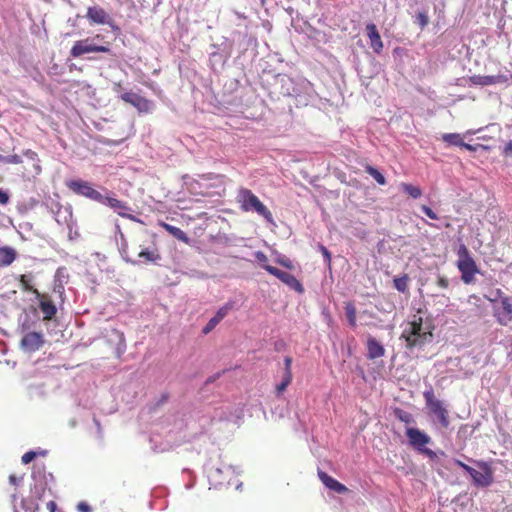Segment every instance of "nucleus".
<instances>
[{
  "label": "nucleus",
  "instance_id": "nucleus-1",
  "mask_svg": "<svg viewBox=\"0 0 512 512\" xmlns=\"http://www.w3.org/2000/svg\"><path fill=\"white\" fill-rule=\"evenodd\" d=\"M66 187L76 195L83 196L101 205L111 208L119 216L135 220V217L129 214L132 211L131 207L125 201L119 200L115 194L105 187L97 190L93 185L85 180L70 179L65 183Z\"/></svg>",
  "mask_w": 512,
  "mask_h": 512
},
{
  "label": "nucleus",
  "instance_id": "nucleus-2",
  "mask_svg": "<svg viewBox=\"0 0 512 512\" xmlns=\"http://www.w3.org/2000/svg\"><path fill=\"white\" fill-rule=\"evenodd\" d=\"M401 338L405 339L406 347L409 349L415 347L422 348L427 343L432 342L433 334L430 325L423 324L422 318L419 317L417 320L407 324Z\"/></svg>",
  "mask_w": 512,
  "mask_h": 512
},
{
  "label": "nucleus",
  "instance_id": "nucleus-3",
  "mask_svg": "<svg viewBox=\"0 0 512 512\" xmlns=\"http://www.w3.org/2000/svg\"><path fill=\"white\" fill-rule=\"evenodd\" d=\"M405 434L408 438L409 445L419 454L427 457L432 463L437 462L439 455L445 456V452L442 450L435 452L426 447L428 444L432 443V438L424 431L415 427H407Z\"/></svg>",
  "mask_w": 512,
  "mask_h": 512
},
{
  "label": "nucleus",
  "instance_id": "nucleus-4",
  "mask_svg": "<svg viewBox=\"0 0 512 512\" xmlns=\"http://www.w3.org/2000/svg\"><path fill=\"white\" fill-rule=\"evenodd\" d=\"M476 468L466 469V473L471 478V484L478 489H486L494 482V470L491 461L468 459Z\"/></svg>",
  "mask_w": 512,
  "mask_h": 512
},
{
  "label": "nucleus",
  "instance_id": "nucleus-5",
  "mask_svg": "<svg viewBox=\"0 0 512 512\" xmlns=\"http://www.w3.org/2000/svg\"><path fill=\"white\" fill-rule=\"evenodd\" d=\"M237 201L242 211L255 212L267 222L273 223L272 213L251 190L247 188L239 189Z\"/></svg>",
  "mask_w": 512,
  "mask_h": 512
},
{
  "label": "nucleus",
  "instance_id": "nucleus-6",
  "mask_svg": "<svg viewBox=\"0 0 512 512\" xmlns=\"http://www.w3.org/2000/svg\"><path fill=\"white\" fill-rule=\"evenodd\" d=\"M208 481L214 488L230 485L232 478L236 475L235 468L221 462L219 465L208 462L205 466Z\"/></svg>",
  "mask_w": 512,
  "mask_h": 512
},
{
  "label": "nucleus",
  "instance_id": "nucleus-7",
  "mask_svg": "<svg viewBox=\"0 0 512 512\" xmlns=\"http://www.w3.org/2000/svg\"><path fill=\"white\" fill-rule=\"evenodd\" d=\"M457 255V268L461 272V279L465 284H469L474 280V276L479 273V269L464 244L460 245Z\"/></svg>",
  "mask_w": 512,
  "mask_h": 512
},
{
  "label": "nucleus",
  "instance_id": "nucleus-8",
  "mask_svg": "<svg viewBox=\"0 0 512 512\" xmlns=\"http://www.w3.org/2000/svg\"><path fill=\"white\" fill-rule=\"evenodd\" d=\"M497 299L493 302V314L500 325L506 326L512 321V300L500 290H496Z\"/></svg>",
  "mask_w": 512,
  "mask_h": 512
},
{
  "label": "nucleus",
  "instance_id": "nucleus-9",
  "mask_svg": "<svg viewBox=\"0 0 512 512\" xmlns=\"http://www.w3.org/2000/svg\"><path fill=\"white\" fill-rule=\"evenodd\" d=\"M423 397L427 408L437 418L441 427L448 428L450 424L448 411L443 403L435 397L434 390L431 386L423 392Z\"/></svg>",
  "mask_w": 512,
  "mask_h": 512
},
{
  "label": "nucleus",
  "instance_id": "nucleus-10",
  "mask_svg": "<svg viewBox=\"0 0 512 512\" xmlns=\"http://www.w3.org/2000/svg\"><path fill=\"white\" fill-rule=\"evenodd\" d=\"M92 52H110V48L108 46L97 45L94 43V39L86 38L83 40L76 41L70 50V55L72 57H80L86 53Z\"/></svg>",
  "mask_w": 512,
  "mask_h": 512
},
{
  "label": "nucleus",
  "instance_id": "nucleus-11",
  "mask_svg": "<svg viewBox=\"0 0 512 512\" xmlns=\"http://www.w3.org/2000/svg\"><path fill=\"white\" fill-rule=\"evenodd\" d=\"M86 18L91 24L108 25L112 29H119L114 25V21L111 16L98 5L87 8Z\"/></svg>",
  "mask_w": 512,
  "mask_h": 512
},
{
  "label": "nucleus",
  "instance_id": "nucleus-12",
  "mask_svg": "<svg viewBox=\"0 0 512 512\" xmlns=\"http://www.w3.org/2000/svg\"><path fill=\"white\" fill-rule=\"evenodd\" d=\"M265 270L275 276L276 278H278L280 281H282L283 283H285L289 288H291L292 290L298 292V293H303L304 292V287L303 285L301 284V282L292 274L290 273H287V272H284L274 266H271V265H265Z\"/></svg>",
  "mask_w": 512,
  "mask_h": 512
},
{
  "label": "nucleus",
  "instance_id": "nucleus-13",
  "mask_svg": "<svg viewBox=\"0 0 512 512\" xmlns=\"http://www.w3.org/2000/svg\"><path fill=\"white\" fill-rule=\"evenodd\" d=\"M294 90L295 92H291L290 97L297 98L301 104L306 105L313 98L314 89L312 84L302 77H297Z\"/></svg>",
  "mask_w": 512,
  "mask_h": 512
},
{
  "label": "nucleus",
  "instance_id": "nucleus-14",
  "mask_svg": "<svg viewBox=\"0 0 512 512\" xmlns=\"http://www.w3.org/2000/svg\"><path fill=\"white\" fill-rule=\"evenodd\" d=\"M69 278L68 269L64 266L59 267L54 274L52 291L60 303L65 300V285L69 282Z\"/></svg>",
  "mask_w": 512,
  "mask_h": 512
},
{
  "label": "nucleus",
  "instance_id": "nucleus-15",
  "mask_svg": "<svg viewBox=\"0 0 512 512\" xmlns=\"http://www.w3.org/2000/svg\"><path fill=\"white\" fill-rule=\"evenodd\" d=\"M52 215L59 226L66 227L70 233L72 232L76 222L73 219V210L71 205H60L56 210H54Z\"/></svg>",
  "mask_w": 512,
  "mask_h": 512
},
{
  "label": "nucleus",
  "instance_id": "nucleus-16",
  "mask_svg": "<svg viewBox=\"0 0 512 512\" xmlns=\"http://www.w3.org/2000/svg\"><path fill=\"white\" fill-rule=\"evenodd\" d=\"M34 298L39 301V308L43 314L44 320L52 319L56 312L57 307L55 301L47 294H41L37 289L34 288Z\"/></svg>",
  "mask_w": 512,
  "mask_h": 512
},
{
  "label": "nucleus",
  "instance_id": "nucleus-17",
  "mask_svg": "<svg viewBox=\"0 0 512 512\" xmlns=\"http://www.w3.org/2000/svg\"><path fill=\"white\" fill-rule=\"evenodd\" d=\"M119 98L135 107L141 113L150 111L151 101L135 92H123L119 95Z\"/></svg>",
  "mask_w": 512,
  "mask_h": 512
},
{
  "label": "nucleus",
  "instance_id": "nucleus-18",
  "mask_svg": "<svg viewBox=\"0 0 512 512\" xmlns=\"http://www.w3.org/2000/svg\"><path fill=\"white\" fill-rule=\"evenodd\" d=\"M235 302L230 300L221 306L215 313V315L208 321V323L203 327L202 333L208 334L210 333L234 308Z\"/></svg>",
  "mask_w": 512,
  "mask_h": 512
},
{
  "label": "nucleus",
  "instance_id": "nucleus-19",
  "mask_svg": "<svg viewBox=\"0 0 512 512\" xmlns=\"http://www.w3.org/2000/svg\"><path fill=\"white\" fill-rule=\"evenodd\" d=\"M37 472L34 471V482H40V484L34 485V496H41L45 493L46 489L50 491L49 484L54 481V477L51 473L46 474L44 468L40 470L37 468Z\"/></svg>",
  "mask_w": 512,
  "mask_h": 512
},
{
  "label": "nucleus",
  "instance_id": "nucleus-20",
  "mask_svg": "<svg viewBox=\"0 0 512 512\" xmlns=\"http://www.w3.org/2000/svg\"><path fill=\"white\" fill-rule=\"evenodd\" d=\"M211 48L213 49L209 56L211 68L213 70L223 68L230 56L229 52L225 51L224 49H220V47L216 44H212Z\"/></svg>",
  "mask_w": 512,
  "mask_h": 512
},
{
  "label": "nucleus",
  "instance_id": "nucleus-21",
  "mask_svg": "<svg viewBox=\"0 0 512 512\" xmlns=\"http://www.w3.org/2000/svg\"><path fill=\"white\" fill-rule=\"evenodd\" d=\"M509 77L507 75L498 74V75H474L471 78V81L475 85L480 86H489L498 83H507Z\"/></svg>",
  "mask_w": 512,
  "mask_h": 512
},
{
  "label": "nucleus",
  "instance_id": "nucleus-22",
  "mask_svg": "<svg viewBox=\"0 0 512 512\" xmlns=\"http://www.w3.org/2000/svg\"><path fill=\"white\" fill-rule=\"evenodd\" d=\"M367 36L370 40V47L376 54H380L383 50V41L374 23L366 25Z\"/></svg>",
  "mask_w": 512,
  "mask_h": 512
},
{
  "label": "nucleus",
  "instance_id": "nucleus-23",
  "mask_svg": "<svg viewBox=\"0 0 512 512\" xmlns=\"http://www.w3.org/2000/svg\"><path fill=\"white\" fill-rule=\"evenodd\" d=\"M318 476H319L320 480L322 481V483L328 489H330L336 493H339V494H344L348 491V488L345 485H343L342 483H340L333 477L329 476L327 473H325L323 471H319Z\"/></svg>",
  "mask_w": 512,
  "mask_h": 512
},
{
  "label": "nucleus",
  "instance_id": "nucleus-24",
  "mask_svg": "<svg viewBox=\"0 0 512 512\" xmlns=\"http://www.w3.org/2000/svg\"><path fill=\"white\" fill-rule=\"evenodd\" d=\"M385 355L384 346L377 341L374 337H369L367 340V357L374 360Z\"/></svg>",
  "mask_w": 512,
  "mask_h": 512
},
{
  "label": "nucleus",
  "instance_id": "nucleus-25",
  "mask_svg": "<svg viewBox=\"0 0 512 512\" xmlns=\"http://www.w3.org/2000/svg\"><path fill=\"white\" fill-rule=\"evenodd\" d=\"M297 78H292L286 74L277 75V82L280 84V93L284 96H289L291 92H295L294 85Z\"/></svg>",
  "mask_w": 512,
  "mask_h": 512
},
{
  "label": "nucleus",
  "instance_id": "nucleus-26",
  "mask_svg": "<svg viewBox=\"0 0 512 512\" xmlns=\"http://www.w3.org/2000/svg\"><path fill=\"white\" fill-rule=\"evenodd\" d=\"M111 337H114V340L116 342L115 355L117 358H120L126 351V340L124 333L120 332L119 330L113 329Z\"/></svg>",
  "mask_w": 512,
  "mask_h": 512
},
{
  "label": "nucleus",
  "instance_id": "nucleus-27",
  "mask_svg": "<svg viewBox=\"0 0 512 512\" xmlns=\"http://www.w3.org/2000/svg\"><path fill=\"white\" fill-rule=\"evenodd\" d=\"M161 225L170 235H172L177 240H179L183 243H186V244L189 243L190 239L182 229H180L176 226L170 225L168 223H162Z\"/></svg>",
  "mask_w": 512,
  "mask_h": 512
},
{
  "label": "nucleus",
  "instance_id": "nucleus-28",
  "mask_svg": "<svg viewBox=\"0 0 512 512\" xmlns=\"http://www.w3.org/2000/svg\"><path fill=\"white\" fill-rule=\"evenodd\" d=\"M16 258V252L10 247L0 248V266L10 265Z\"/></svg>",
  "mask_w": 512,
  "mask_h": 512
},
{
  "label": "nucleus",
  "instance_id": "nucleus-29",
  "mask_svg": "<svg viewBox=\"0 0 512 512\" xmlns=\"http://www.w3.org/2000/svg\"><path fill=\"white\" fill-rule=\"evenodd\" d=\"M138 258H139L138 260H141L140 263H143V262L155 263L161 259L160 255L156 249L149 250L148 248L142 249L138 253Z\"/></svg>",
  "mask_w": 512,
  "mask_h": 512
},
{
  "label": "nucleus",
  "instance_id": "nucleus-30",
  "mask_svg": "<svg viewBox=\"0 0 512 512\" xmlns=\"http://www.w3.org/2000/svg\"><path fill=\"white\" fill-rule=\"evenodd\" d=\"M344 310H345V316H346L349 326H351L352 328H355L357 326V321H356V307H355L354 303L351 301L346 302L345 306H344Z\"/></svg>",
  "mask_w": 512,
  "mask_h": 512
},
{
  "label": "nucleus",
  "instance_id": "nucleus-31",
  "mask_svg": "<svg viewBox=\"0 0 512 512\" xmlns=\"http://www.w3.org/2000/svg\"><path fill=\"white\" fill-rule=\"evenodd\" d=\"M120 238H121V242L119 244V252H120V255L122 256V258L127 263H131L133 265L140 264L141 260H135V259H132L131 257H129L128 244L126 242V239H125L123 233H121V232H120Z\"/></svg>",
  "mask_w": 512,
  "mask_h": 512
},
{
  "label": "nucleus",
  "instance_id": "nucleus-32",
  "mask_svg": "<svg viewBox=\"0 0 512 512\" xmlns=\"http://www.w3.org/2000/svg\"><path fill=\"white\" fill-rule=\"evenodd\" d=\"M58 194L53 196H46L41 203V206L45 207L51 214L60 206Z\"/></svg>",
  "mask_w": 512,
  "mask_h": 512
},
{
  "label": "nucleus",
  "instance_id": "nucleus-33",
  "mask_svg": "<svg viewBox=\"0 0 512 512\" xmlns=\"http://www.w3.org/2000/svg\"><path fill=\"white\" fill-rule=\"evenodd\" d=\"M365 171L371 176L374 178V180L379 184V185H385L386 184V178L384 177V175L375 167L371 166V165H366L365 166Z\"/></svg>",
  "mask_w": 512,
  "mask_h": 512
},
{
  "label": "nucleus",
  "instance_id": "nucleus-34",
  "mask_svg": "<svg viewBox=\"0 0 512 512\" xmlns=\"http://www.w3.org/2000/svg\"><path fill=\"white\" fill-rule=\"evenodd\" d=\"M395 417L405 424H414L415 419L410 412L397 408L394 412Z\"/></svg>",
  "mask_w": 512,
  "mask_h": 512
},
{
  "label": "nucleus",
  "instance_id": "nucleus-35",
  "mask_svg": "<svg viewBox=\"0 0 512 512\" xmlns=\"http://www.w3.org/2000/svg\"><path fill=\"white\" fill-rule=\"evenodd\" d=\"M408 281L409 277L407 274H404L401 277L394 278L393 282L395 289L401 293L406 292L408 289Z\"/></svg>",
  "mask_w": 512,
  "mask_h": 512
},
{
  "label": "nucleus",
  "instance_id": "nucleus-36",
  "mask_svg": "<svg viewBox=\"0 0 512 512\" xmlns=\"http://www.w3.org/2000/svg\"><path fill=\"white\" fill-rule=\"evenodd\" d=\"M442 140L449 144V145H453V146H461L462 144V138L460 136V134L458 133H446V134H443L442 135Z\"/></svg>",
  "mask_w": 512,
  "mask_h": 512
},
{
  "label": "nucleus",
  "instance_id": "nucleus-37",
  "mask_svg": "<svg viewBox=\"0 0 512 512\" xmlns=\"http://www.w3.org/2000/svg\"><path fill=\"white\" fill-rule=\"evenodd\" d=\"M403 191L414 199L419 198L422 195V191L419 187L412 184L403 183Z\"/></svg>",
  "mask_w": 512,
  "mask_h": 512
},
{
  "label": "nucleus",
  "instance_id": "nucleus-38",
  "mask_svg": "<svg viewBox=\"0 0 512 512\" xmlns=\"http://www.w3.org/2000/svg\"><path fill=\"white\" fill-rule=\"evenodd\" d=\"M275 262L289 270L294 269L293 262L284 254L276 253Z\"/></svg>",
  "mask_w": 512,
  "mask_h": 512
},
{
  "label": "nucleus",
  "instance_id": "nucleus-39",
  "mask_svg": "<svg viewBox=\"0 0 512 512\" xmlns=\"http://www.w3.org/2000/svg\"><path fill=\"white\" fill-rule=\"evenodd\" d=\"M415 23H417L421 29L425 28L429 23V17L426 10H422L416 13Z\"/></svg>",
  "mask_w": 512,
  "mask_h": 512
},
{
  "label": "nucleus",
  "instance_id": "nucleus-40",
  "mask_svg": "<svg viewBox=\"0 0 512 512\" xmlns=\"http://www.w3.org/2000/svg\"><path fill=\"white\" fill-rule=\"evenodd\" d=\"M292 381V376L283 374L282 380L276 385V394L280 396Z\"/></svg>",
  "mask_w": 512,
  "mask_h": 512
},
{
  "label": "nucleus",
  "instance_id": "nucleus-41",
  "mask_svg": "<svg viewBox=\"0 0 512 512\" xmlns=\"http://www.w3.org/2000/svg\"><path fill=\"white\" fill-rule=\"evenodd\" d=\"M500 153L504 158H512V140H509L500 146Z\"/></svg>",
  "mask_w": 512,
  "mask_h": 512
},
{
  "label": "nucleus",
  "instance_id": "nucleus-42",
  "mask_svg": "<svg viewBox=\"0 0 512 512\" xmlns=\"http://www.w3.org/2000/svg\"><path fill=\"white\" fill-rule=\"evenodd\" d=\"M20 345L23 350L29 351L30 347L32 346V334H25L20 341Z\"/></svg>",
  "mask_w": 512,
  "mask_h": 512
},
{
  "label": "nucleus",
  "instance_id": "nucleus-43",
  "mask_svg": "<svg viewBox=\"0 0 512 512\" xmlns=\"http://www.w3.org/2000/svg\"><path fill=\"white\" fill-rule=\"evenodd\" d=\"M255 260L261 265L263 269H265V265H268V258L266 254L262 251H256L254 253Z\"/></svg>",
  "mask_w": 512,
  "mask_h": 512
},
{
  "label": "nucleus",
  "instance_id": "nucleus-44",
  "mask_svg": "<svg viewBox=\"0 0 512 512\" xmlns=\"http://www.w3.org/2000/svg\"><path fill=\"white\" fill-rule=\"evenodd\" d=\"M319 250L321 251V253H322L323 257H324L325 263L328 265V267H330V265H331V253L329 252V250L324 245H319Z\"/></svg>",
  "mask_w": 512,
  "mask_h": 512
},
{
  "label": "nucleus",
  "instance_id": "nucleus-45",
  "mask_svg": "<svg viewBox=\"0 0 512 512\" xmlns=\"http://www.w3.org/2000/svg\"><path fill=\"white\" fill-rule=\"evenodd\" d=\"M291 366H292V358L289 356H285L284 357V373L283 374L292 376Z\"/></svg>",
  "mask_w": 512,
  "mask_h": 512
},
{
  "label": "nucleus",
  "instance_id": "nucleus-46",
  "mask_svg": "<svg viewBox=\"0 0 512 512\" xmlns=\"http://www.w3.org/2000/svg\"><path fill=\"white\" fill-rule=\"evenodd\" d=\"M420 209L430 219H432V220L438 219L437 214L430 207H428L426 205H422Z\"/></svg>",
  "mask_w": 512,
  "mask_h": 512
},
{
  "label": "nucleus",
  "instance_id": "nucleus-47",
  "mask_svg": "<svg viewBox=\"0 0 512 512\" xmlns=\"http://www.w3.org/2000/svg\"><path fill=\"white\" fill-rule=\"evenodd\" d=\"M34 350H38L44 343L43 337L40 333L34 331Z\"/></svg>",
  "mask_w": 512,
  "mask_h": 512
},
{
  "label": "nucleus",
  "instance_id": "nucleus-48",
  "mask_svg": "<svg viewBox=\"0 0 512 512\" xmlns=\"http://www.w3.org/2000/svg\"><path fill=\"white\" fill-rule=\"evenodd\" d=\"M437 285L440 288L446 289L449 286V280L444 276H438L437 278Z\"/></svg>",
  "mask_w": 512,
  "mask_h": 512
},
{
  "label": "nucleus",
  "instance_id": "nucleus-49",
  "mask_svg": "<svg viewBox=\"0 0 512 512\" xmlns=\"http://www.w3.org/2000/svg\"><path fill=\"white\" fill-rule=\"evenodd\" d=\"M77 509L79 512H92L91 506L86 502L78 503Z\"/></svg>",
  "mask_w": 512,
  "mask_h": 512
},
{
  "label": "nucleus",
  "instance_id": "nucleus-50",
  "mask_svg": "<svg viewBox=\"0 0 512 512\" xmlns=\"http://www.w3.org/2000/svg\"><path fill=\"white\" fill-rule=\"evenodd\" d=\"M22 462H23L24 464H28V463L32 462V450L27 451V452L22 456Z\"/></svg>",
  "mask_w": 512,
  "mask_h": 512
},
{
  "label": "nucleus",
  "instance_id": "nucleus-51",
  "mask_svg": "<svg viewBox=\"0 0 512 512\" xmlns=\"http://www.w3.org/2000/svg\"><path fill=\"white\" fill-rule=\"evenodd\" d=\"M9 201V196L8 194L3 191L2 189H0V204H7Z\"/></svg>",
  "mask_w": 512,
  "mask_h": 512
},
{
  "label": "nucleus",
  "instance_id": "nucleus-52",
  "mask_svg": "<svg viewBox=\"0 0 512 512\" xmlns=\"http://www.w3.org/2000/svg\"><path fill=\"white\" fill-rule=\"evenodd\" d=\"M453 463L455 465H457L458 467L462 468L465 472H466V469H469L471 466L467 465L466 463L462 462L461 460L459 459H453Z\"/></svg>",
  "mask_w": 512,
  "mask_h": 512
},
{
  "label": "nucleus",
  "instance_id": "nucleus-53",
  "mask_svg": "<svg viewBox=\"0 0 512 512\" xmlns=\"http://www.w3.org/2000/svg\"><path fill=\"white\" fill-rule=\"evenodd\" d=\"M112 90H113V92L117 93L118 95L123 93L122 92V85L119 82L113 83Z\"/></svg>",
  "mask_w": 512,
  "mask_h": 512
},
{
  "label": "nucleus",
  "instance_id": "nucleus-54",
  "mask_svg": "<svg viewBox=\"0 0 512 512\" xmlns=\"http://www.w3.org/2000/svg\"><path fill=\"white\" fill-rule=\"evenodd\" d=\"M221 376V372H218L210 377L207 378V380L205 381V384L208 385L210 383H213L214 381H216L219 377Z\"/></svg>",
  "mask_w": 512,
  "mask_h": 512
},
{
  "label": "nucleus",
  "instance_id": "nucleus-55",
  "mask_svg": "<svg viewBox=\"0 0 512 512\" xmlns=\"http://www.w3.org/2000/svg\"><path fill=\"white\" fill-rule=\"evenodd\" d=\"M460 147H463V148H465L466 150L473 151V152L477 150V146H473V145L468 144V143H465V142H463V141H462V144H461V146H460Z\"/></svg>",
  "mask_w": 512,
  "mask_h": 512
},
{
  "label": "nucleus",
  "instance_id": "nucleus-56",
  "mask_svg": "<svg viewBox=\"0 0 512 512\" xmlns=\"http://www.w3.org/2000/svg\"><path fill=\"white\" fill-rule=\"evenodd\" d=\"M47 454V451L46 450H42L40 448H38L37 450H34V459L37 457V456H45Z\"/></svg>",
  "mask_w": 512,
  "mask_h": 512
},
{
  "label": "nucleus",
  "instance_id": "nucleus-57",
  "mask_svg": "<svg viewBox=\"0 0 512 512\" xmlns=\"http://www.w3.org/2000/svg\"><path fill=\"white\" fill-rule=\"evenodd\" d=\"M47 508L50 512H54L56 509V503L53 500L47 502Z\"/></svg>",
  "mask_w": 512,
  "mask_h": 512
},
{
  "label": "nucleus",
  "instance_id": "nucleus-58",
  "mask_svg": "<svg viewBox=\"0 0 512 512\" xmlns=\"http://www.w3.org/2000/svg\"><path fill=\"white\" fill-rule=\"evenodd\" d=\"M168 397H169L168 393H163L161 395L159 401L157 402V405L165 403L168 400Z\"/></svg>",
  "mask_w": 512,
  "mask_h": 512
},
{
  "label": "nucleus",
  "instance_id": "nucleus-59",
  "mask_svg": "<svg viewBox=\"0 0 512 512\" xmlns=\"http://www.w3.org/2000/svg\"><path fill=\"white\" fill-rule=\"evenodd\" d=\"M41 172V167L39 165L34 164V174H39Z\"/></svg>",
  "mask_w": 512,
  "mask_h": 512
},
{
  "label": "nucleus",
  "instance_id": "nucleus-60",
  "mask_svg": "<svg viewBox=\"0 0 512 512\" xmlns=\"http://www.w3.org/2000/svg\"><path fill=\"white\" fill-rule=\"evenodd\" d=\"M21 281L25 285L26 289H30V286L28 285V282L26 281L25 276H22Z\"/></svg>",
  "mask_w": 512,
  "mask_h": 512
},
{
  "label": "nucleus",
  "instance_id": "nucleus-61",
  "mask_svg": "<svg viewBox=\"0 0 512 512\" xmlns=\"http://www.w3.org/2000/svg\"><path fill=\"white\" fill-rule=\"evenodd\" d=\"M93 420H94V423H95V424H96V426H97L98 431L100 432L101 427H100V423H99V421H98L96 418H94Z\"/></svg>",
  "mask_w": 512,
  "mask_h": 512
},
{
  "label": "nucleus",
  "instance_id": "nucleus-62",
  "mask_svg": "<svg viewBox=\"0 0 512 512\" xmlns=\"http://www.w3.org/2000/svg\"><path fill=\"white\" fill-rule=\"evenodd\" d=\"M9 480L14 481V480H17V478H16V476H15V475H10V476H9Z\"/></svg>",
  "mask_w": 512,
  "mask_h": 512
},
{
  "label": "nucleus",
  "instance_id": "nucleus-63",
  "mask_svg": "<svg viewBox=\"0 0 512 512\" xmlns=\"http://www.w3.org/2000/svg\"><path fill=\"white\" fill-rule=\"evenodd\" d=\"M242 487V482L238 483L237 486H236V489H240Z\"/></svg>",
  "mask_w": 512,
  "mask_h": 512
},
{
  "label": "nucleus",
  "instance_id": "nucleus-64",
  "mask_svg": "<svg viewBox=\"0 0 512 512\" xmlns=\"http://www.w3.org/2000/svg\"><path fill=\"white\" fill-rule=\"evenodd\" d=\"M193 486V484H189L186 486L187 489H191V487Z\"/></svg>",
  "mask_w": 512,
  "mask_h": 512
}]
</instances>
